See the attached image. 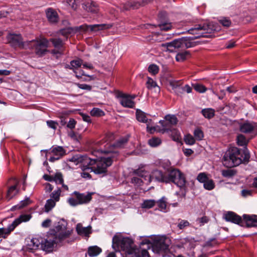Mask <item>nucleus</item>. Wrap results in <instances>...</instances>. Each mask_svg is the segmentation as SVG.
Here are the masks:
<instances>
[{
    "mask_svg": "<svg viewBox=\"0 0 257 257\" xmlns=\"http://www.w3.org/2000/svg\"><path fill=\"white\" fill-rule=\"evenodd\" d=\"M53 181H55L57 184H62L63 183V179L62 175L60 173H57L53 176Z\"/></svg>",
    "mask_w": 257,
    "mask_h": 257,
    "instance_id": "obj_49",
    "label": "nucleus"
},
{
    "mask_svg": "<svg viewBox=\"0 0 257 257\" xmlns=\"http://www.w3.org/2000/svg\"><path fill=\"white\" fill-rule=\"evenodd\" d=\"M237 143L239 146H246L248 143V141L243 135H239L237 137Z\"/></svg>",
    "mask_w": 257,
    "mask_h": 257,
    "instance_id": "obj_38",
    "label": "nucleus"
},
{
    "mask_svg": "<svg viewBox=\"0 0 257 257\" xmlns=\"http://www.w3.org/2000/svg\"><path fill=\"white\" fill-rule=\"evenodd\" d=\"M9 43L13 47H21L23 46V41L20 35L10 34L7 36Z\"/></svg>",
    "mask_w": 257,
    "mask_h": 257,
    "instance_id": "obj_19",
    "label": "nucleus"
},
{
    "mask_svg": "<svg viewBox=\"0 0 257 257\" xmlns=\"http://www.w3.org/2000/svg\"><path fill=\"white\" fill-rule=\"evenodd\" d=\"M219 23L225 28H228L231 26V21L227 18H223L219 20Z\"/></svg>",
    "mask_w": 257,
    "mask_h": 257,
    "instance_id": "obj_48",
    "label": "nucleus"
},
{
    "mask_svg": "<svg viewBox=\"0 0 257 257\" xmlns=\"http://www.w3.org/2000/svg\"><path fill=\"white\" fill-rule=\"evenodd\" d=\"M56 205V201L52 199H48L45 204V211L48 212L50 211Z\"/></svg>",
    "mask_w": 257,
    "mask_h": 257,
    "instance_id": "obj_34",
    "label": "nucleus"
},
{
    "mask_svg": "<svg viewBox=\"0 0 257 257\" xmlns=\"http://www.w3.org/2000/svg\"><path fill=\"white\" fill-rule=\"evenodd\" d=\"M61 190L60 188H58L56 190L53 191L51 194L50 196L56 202L58 201L60 199V196L61 194Z\"/></svg>",
    "mask_w": 257,
    "mask_h": 257,
    "instance_id": "obj_46",
    "label": "nucleus"
},
{
    "mask_svg": "<svg viewBox=\"0 0 257 257\" xmlns=\"http://www.w3.org/2000/svg\"><path fill=\"white\" fill-rule=\"evenodd\" d=\"M90 114L93 116H101L104 115V112L98 108H93L91 110Z\"/></svg>",
    "mask_w": 257,
    "mask_h": 257,
    "instance_id": "obj_43",
    "label": "nucleus"
},
{
    "mask_svg": "<svg viewBox=\"0 0 257 257\" xmlns=\"http://www.w3.org/2000/svg\"><path fill=\"white\" fill-rule=\"evenodd\" d=\"M147 87L148 89H151L155 87L157 85L156 83L153 80V79L148 77V80L146 82Z\"/></svg>",
    "mask_w": 257,
    "mask_h": 257,
    "instance_id": "obj_57",
    "label": "nucleus"
},
{
    "mask_svg": "<svg viewBox=\"0 0 257 257\" xmlns=\"http://www.w3.org/2000/svg\"><path fill=\"white\" fill-rule=\"evenodd\" d=\"M128 138V136L120 138L116 142L115 146L119 148L123 147L127 142Z\"/></svg>",
    "mask_w": 257,
    "mask_h": 257,
    "instance_id": "obj_39",
    "label": "nucleus"
},
{
    "mask_svg": "<svg viewBox=\"0 0 257 257\" xmlns=\"http://www.w3.org/2000/svg\"><path fill=\"white\" fill-rule=\"evenodd\" d=\"M31 201L29 198H26L24 200L21 201L19 204L12 207L11 210L13 211L21 209L29 204H31Z\"/></svg>",
    "mask_w": 257,
    "mask_h": 257,
    "instance_id": "obj_28",
    "label": "nucleus"
},
{
    "mask_svg": "<svg viewBox=\"0 0 257 257\" xmlns=\"http://www.w3.org/2000/svg\"><path fill=\"white\" fill-rule=\"evenodd\" d=\"M15 181L16 182L15 184L10 187L8 190L7 198L8 200H10L13 198L19 192V189L17 188V186L19 182L16 180H15Z\"/></svg>",
    "mask_w": 257,
    "mask_h": 257,
    "instance_id": "obj_26",
    "label": "nucleus"
},
{
    "mask_svg": "<svg viewBox=\"0 0 257 257\" xmlns=\"http://www.w3.org/2000/svg\"><path fill=\"white\" fill-rule=\"evenodd\" d=\"M169 84L175 91L177 87L182 85V80H170L169 81Z\"/></svg>",
    "mask_w": 257,
    "mask_h": 257,
    "instance_id": "obj_45",
    "label": "nucleus"
},
{
    "mask_svg": "<svg viewBox=\"0 0 257 257\" xmlns=\"http://www.w3.org/2000/svg\"><path fill=\"white\" fill-rule=\"evenodd\" d=\"M243 155L244 157L243 158L242 155L237 148L231 147L225 153L222 163L226 167L231 168L239 165L243 161L248 162L250 156L247 149L244 150Z\"/></svg>",
    "mask_w": 257,
    "mask_h": 257,
    "instance_id": "obj_2",
    "label": "nucleus"
},
{
    "mask_svg": "<svg viewBox=\"0 0 257 257\" xmlns=\"http://www.w3.org/2000/svg\"><path fill=\"white\" fill-rule=\"evenodd\" d=\"M194 135L196 139L198 141L201 140L204 137L203 132L198 128L196 129L194 131Z\"/></svg>",
    "mask_w": 257,
    "mask_h": 257,
    "instance_id": "obj_52",
    "label": "nucleus"
},
{
    "mask_svg": "<svg viewBox=\"0 0 257 257\" xmlns=\"http://www.w3.org/2000/svg\"><path fill=\"white\" fill-rule=\"evenodd\" d=\"M72 195V197L68 199V202L72 206L87 203L92 199L91 194L90 193H80L77 191H75Z\"/></svg>",
    "mask_w": 257,
    "mask_h": 257,
    "instance_id": "obj_10",
    "label": "nucleus"
},
{
    "mask_svg": "<svg viewBox=\"0 0 257 257\" xmlns=\"http://www.w3.org/2000/svg\"><path fill=\"white\" fill-rule=\"evenodd\" d=\"M222 175L226 178H231L236 174V171L233 169L223 170L221 171Z\"/></svg>",
    "mask_w": 257,
    "mask_h": 257,
    "instance_id": "obj_32",
    "label": "nucleus"
},
{
    "mask_svg": "<svg viewBox=\"0 0 257 257\" xmlns=\"http://www.w3.org/2000/svg\"><path fill=\"white\" fill-rule=\"evenodd\" d=\"M112 246L116 251H124L122 257H134L136 253V247L133 240L128 237H113Z\"/></svg>",
    "mask_w": 257,
    "mask_h": 257,
    "instance_id": "obj_3",
    "label": "nucleus"
},
{
    "mask_svg": "<svg viewBox=\"0 0 257 257\" xmlns=\"http://www.w3.org/2000/svg\"><path fill=\"white\" fill-rule=\"evenodd\" d=\"M194 88L196 91L200 93L205 92L207 90V88L205 86L199 84L194 85Z\"/></svg>",
    "mask_w": 257,
    "mask_h": 257,
    "instance_id": "obj_53",
    "label": "nucleus"
},
{
    "mask_svg": "<svg viewBox=\"0 0 257 257\" xmlns=\"http://www.w3.org/2000/svg\"><path fill=\"white\" fill-rule=\"evenodd\" d=\"M161 30L167 31L172 28V25L171 23H165L161 22V23L158 25Z\"/></svg>",
    "mask_w": 257,
    "mask_h": 257,
    "instance_id": "obj_44",
    "label": "nucleus"
},
{
    "mask_svg": "<svg viewBox=\"0 0 257 257\" xmlns=\"http://www.w3.org/2000/svg\"><path fill=\"white\" fill-rule=\"evenodd\" d=\"M156 203V202L155 200L153 199L150 200H145L142 205V207L144 208H152L155 204Z\"/></svg>",
    "mask_w": 257,
    "mask_h": 257,
    "instance_id": "obj_36",
    "label": "nucleus"
},
{
    "mask_svg": "<svg viewBox=\"0 0 257 257\" xmlns=\"http://www.w3.org/2000/svg\"><path fill=\"white\" fill-rule=\"evenodd\" d=\"M226 221L231 222L242 227H257V215L244 214L243 219L236 213L229 211L224 215Z\"/></svg>",
    "mask_w": 257,
    "mask_h": 257,
    "instance_id": "obj_4",
    "label": "nucleus"
},
{
    "mask_svg": "<svg viewBox=\"0 0 257 257\" xmlns=\"http://www.w3.org/2000/svg\"><path fill=\"white\" fill-rule=\"evenodd\" d=\"M161 46L164 48V50L170 52H176L177 51V49L175 47L173 41L169 43H162Z\"/></svg>",
    "mask_w": 257,
    "mask_h": 257,
    "instance_id": "obj_30",
    "label": "nucleus"
},
{
    "mask_svg": "<svg viewBox=\"0 0 257 257\" xmlns=\"http://www.w3.org/2000/svg\"><path fill=\"white\" fill-rule=\"evenodd\" d=\"M214 31H217V29L212 23L196 25L194 27L188 30L189 34L194 35V37L191 38L183 37L173 41L177 50L192 47L195 46V43L191 41L192 40L207 37L206 34H211Z\"/></svg>",
    "mask_w": 257,
    "mask_h": 257,
    "instance_id": "obj_1",
    "label": "nucleus"
},
{
    "mask_svg": "<svg viewBox=\"0 0 257 257\" xmlns=\"http://www.w3.org/2000/svg\"><path fill=\"white\" fill-rule=\"evenodd\" d=\"M117 156L116 153H112L107 157H101L96 160L95 165L92 168V171L95 174H101L106 173L107 167L111 165L114 158Z\"/></svg>",
    "mask_w": 257,
    "mask_h": 257,
    "instance_id": "obj_7",
    "label": "nucleus"
},
{
    "mask_svg": "<svg viewBox=\"0 0 257 257\" xmlns=\"http://www.w3.org/2000/svg\"><path fill=\"white\" fill-rule=\"evenodd\" d=\"M156 203L160 210L164 211L166 209L167 206V198L165 197H162L156 202Z\"/></svg>",
    "mask_w": 257,
    "mask_h": 257,
    "instance_id": "obj_33",
    "label": "nucleus"
},
{
    "mask_svg": "<svg viewBox=\"0 0 257 257\" xmlns=\"http://www.w3.org/2000/svg\"><path fill=\"white\" fill-rule=\"evenodd\" d=\"M196 221L200 224V226H202L205 223H206L208 222L209 219L207 216H204L202 217L198 218Z\"/></svg>",
    "mask_w": 257,
    "mask_h": 257,
    "instance_id": "obj_60",
    "label": "nucleus"
},
{
    "mask_svg": "<svg viewBox=\"0 0 257 257\" xmlns=\"http://www.w3.org/2000/svg\"><path fill=\"white\" fill-rule=\"evenodd\" d=\"M160 123H161L163 127L164 132H168L169 131H172V126L173 125H170L168 122H167V120H162L159 121Z\"/></svg>",
    "mask_w": 257,
    "mask_h": 257,
    "instance_id": "obj_40",
    "label": "nucleus"
},
{
    "mask_svg": "<svg viewBox=\"0 0 257 257\" xmlns=\"http://www.w3.org/2000/svg\"><path fill=\"white\" fill-rule=\"evenodd\" d=\"M76 124V121L73 118H70L67 123V127L72 130L75 127Z\"/></svg>",
    "mask_w": 257,
    "mask_h": 257,
    "instance_id": "obj_62",
    "label": "nucleus"
},
{
    "mask_svg": "<svg viewBox=\"0 0 257 257\" xmlns=\"http://www.w3.org/2000/svg\"><path fill=\"white\" fill-rule=\"evenodd\" d=\"M189 225L190 223L187 220H181L178 223V227L180 229H183Z\"/></svg>",
    "mask_w": 257,
    "mask_h": 257,
    "instance_id": "obj_58",
    "label": "nucleus"
},
{
    "mask_svg": "<svg viewBox=\"0 0 257 257\" xmlns=\"http://www.w3.org/2000/svg\"><path fill=\"white\" fill-rule=\"evenodd\" d=\"M67 222L64 219H62L54 226L53 228L50 229L48 234L51 235L52 237L56 238V241L62 242L65 239L68 238L72 233V230H67Z\"/></svg>",
    "mask_w": 257,
    "mask_h": 257,
    "instance_id": "obj_6",
    "label": "nucleus"
},
{
    "mask_svg": "<svg viewBox=\"0 0 257 257\" xmlns=\"http://www.w3.org/2000/svg\"><path fill=\"white\" fill-rule=\"evenodd\" d=\"M66 4L67 6H69L73 10H76L77 9V5L75 0H67L66 1Z\"/></svg>",
    "mask_w": 257,
    "mask_h": 257,
    "instance_id": "obj_59",
    "label": "nucleus"
},
{
    "mask_svg": "<svg viewBox=\"0 0 257 257\" xmlns=\"http://www.w3.org/2000/svg\"><path fill=\"white\" fill-rule=\"evenodd\" d=\"M49 154H52L49 161L54 162L66 155V150L61 146H53L50 150Z\"/></svg>",
    "mask_w": 257,
    "mask_h": 257,
    "instance_id": "obj_16",
    "label": "nucleus"
},
{
    "mask_svg": "<svg viewBox=\"0 0 257 257\" xmlns=\"http://www.w3.org/2000/svg\"><path fill=\"white\" fill-rule=\"evenodd\" d=\"M112 26L111 24H106L91 25H83L79 27L63 29L60 31V33L62 35L67 38L69 35L77 32H85L88 29H90L91 31L103 30L110 29Z\"/></svg>",
    "mask_w": 257,
    "mask_h": 257,
    "instance_id": "obj_5",
    "label": "nucleus"
},
{
    "mask_svg": "<svg viewBox=\"0 0 257 257\" xmlns=\"http://www.w3.org/2000/svg\"><path fill=\"white\" fill-rule=\"evenodd\" d=\"M188 55L189 53L187 51L179 53L177 54L176 59L177 61H183L186 58L187 56Z\"/></svg>",
    "mask_w": 257,
    "mask_h": 257,
    "instance_id": "obj_50",
    "label": "nucleus"
},
{
    "mask_svg": "<svg viewBox=\"0 0 257 257\" xmlns=\"http://www.w3.org/2000/svg\"><path fill=\"white\" fill-rule=\"evenodd\" d=\"M174 92L177 95L180 96H181L182 94H184L183 89L181 86H179V87H177V89H176V90L174 91Z\"/></svg>",
    "mask_w": 257,
    "mask_h": 257,
    "instance_id": "obj_64",
    "label": "nucleus"
},
{
    "mask_svg": "<svg viewBox=\"0 0 257 257\" xmlns=\"http://www.w3.org/2000/svg\"><path fill=\"white\" fill-rule=\"evenodd\" d=\"M134 257H150V255L146 249H142L140 252L139 249L136 247V253Z\"/></svg>",
    "mask_w": 257,
    "mask_h": 257,
    "instance_id": "obj_42",
    "label": "nucleus"
},
{
    "mask_svg": "<svg viewBox=\"0 0 257 257\" xmlns=\"http://www.w3.org/2000/svg\"><path fill=\"white\" fill-rule=\"evenodd\" d=\"M30 219L29 215H21L19 218L16 219L7 228H0V238H6L17 226L22 222L27 221Z\"/></svg>",
    "mask_w": 257,
    "mask_h": 257,
    "instance_id": "obj_13",
    "label": "nucleus"
},
{
    "mask_svg": "<svg viewBox=\"0 0 257 257\" xmlns=\"http://www.w3.org/2000/svg\"><path fill=\"white\" fill-rule=\"evenodd\" d=\"M47 124L49 127L53 128L54 130L56 129L57 125H58L57 122L53 120L47 121Z\"/></svg>",
    "mask_w": 257,
    "mask_h": 257,
    "instance_id": "obj_61",
    "label": "nucleus"
},
{
    "mask_svg": "<svg viewBox=\"0 0 257 257\" xmlns=\"http://www.w3.org/2000/svg\"><path fill=\"white\" fill-rule=\"evenodd\" d=\"M85 7V9L87 12L93 14H96L98 13L99 11L97 5L93 2L87 3Z\"/></svg>",
    "mask_w": 257,
    "mask_h": 257,
    "instance_id": "obj_27",
    "label": "nucleus"
},
{
    "mask_svg": "<svg viewBox=\"0 0 257 257\" xmlns=\"http://www.w3.org/2000/svg\"><path fill=\"white\" fill-rule=\"evenodd\" d=\"M165 119L168 122L170 125H175L177 123L178 120L177 117L174 115H167Z\"/></svg>",
    "mask_w": 257,
    "mask_h": 257,
    "instance_id": "obj_37",
    "label": "nucleus"
},
{
    "mask_svg": "<svg viewBox=\"0 0 257 257\" xmlns=\"http://www.w3.org/2000/svg\"><path fill=\"white\" fill-rule=\"evenodd\" d=\"M148 3L147 1H142V2H135V1H129L127 2L123 7V9L125 10H127L130 9H137L140 7L145 6Z\"/></svg>",
    "mask_w": 257,
    "mask_h": 257,
    "instance_id": "obj_23",
    "label": "nucleus"
},
{
    "mask_svg": "<svg viewBox=\"0 0 257 257\" xmlns=\"http://www.w3.org/2000/svg\"><path fill=\"white\" fill-rule=\"evenodd\" d=\"M167 183H173L181 189L185 190L186 180L185 175L178 169L168 170Z\"/></svg>",
    "mask_w": 257,
    "mask_h": 257,
    "instance_id": "obj_8",
    "label": "nucleus"
},
{
    "mask_svg": "<svg viewBox=\"0 0 257 257\" xmlns=\"http://www.w3.org/2000/svg\"><path fill=\"white\" fill-rule=\"evenodd\" d=\"M240 131L245 134L257 135V123L247 121L240 125Z\"/></svg>",
    "mask_w": 257,
    "mask_h": 257,
    "instance_id": "obj_18",
    "label": "nucleus"
},
{
    "mask_svg": "<svg viewBox=\"0 0 257 257\" xmlns=\"http://www.w3.org/2000/svg\"><path fill=\"white\" fill-rule=\"evenodd\" d=\"M46 13L47 19L50 23H55L58 22V15L54 10L49 8Z\"/></svg>",
    "mask_w": 257,
    "mask_h": 257,
    "instance_id": "obj_25",
    "label": "nucleus"
},
{
    "mask_svg": "<svg viewBox=\"0 0 257 257\" xmlns=\"http://www.w3.org/2000/svg\"><path fill=\"white\" fill-rule=\"evenodd\" d=\"M136 174L138 175L139 176H140L144 179V180L148 182L147 177H146L147 175H151L149 173V172L145 171L142 169L137 170L136 172Z\"/></svg>",
    "mask_w": 257,
    "mask_h": 257,
    "instance_id": "obj_51",
    "label": "nucleus"
},
{
    "mask_svg": "<svg viewBox=\"0 0 257 257\" xmlns=\"http://www.w3.org/2000/svg\"><path fill=\"white\" fill-rule=\"evenodd\" d=\"M148 182L150 183L153 180L159 182L167 183L168 172L164 173L161 171L155 170L153 171L151 175H147Z\"/></svg>",
    "mask_w": 257,
    "mask_h": 257,
    "instance_id": "obj_15",
    "label": "nucleus"
},
{
    "mask_svg": "<svg viewBox=\"0 0 257 257\" xmlns=\"http://www.w3.org/2000/svg\"><path fill=\"white\" fill-rule=\"evenodd\" d=\"M50 41L52 43L55 49L52 50L53 54H61L63 52L64 44L60 38H51Z\"/></svg>",
    "mask_w": 257,
    "mask_h": 257,
    "instance_id": "obj_20",
    "label": "nucleus"
},
{
    "mask_svg": "<svg viewBox=\"0 0 257 257\" xmlns=\"http://www.w3.org/2000/svg\"><path fill=\"white\" fill-rule=\"evenodd\" d=\"M171 243V240L166 236H156L153 240L152 244V248L154 252L162 254L164 256L165 253L169 251V246Z\"/></svg>",
    "mask_w": 257,
    "mask_h": 257,
    "instance_id": "obj_9",
    "label": "nucleus"
},
{
    "mask_svg": "<svg viewBox=\"0 0 257 257\" xmlns=\"http://www.w3.org/2000/svg\"><path fill=\"white\" fill-rule=\"evenodd\" d=\"M137 119L141 122L147 124V131L151 134L153 133L155 131V128L153 126V121L151 119H149L147 117V114L141 110H136Z\"/></svg>",
    "mask_w": 257,
    "mask_h": 257,
    "instance_id": "obj_14",
    "label": "nucleus"
},
{
    "mask_svg": "<svg viewBox=\"0 0 257 257\" xmlns=\"http://www.w3.org/2000/svg\"><path fill=\"white\" fill-rule=\"evenodd\" d=\"M70 161L74 162L76 164L81 163L82 168L84 170L90 169L92 171V167L95 165V159H92L86 156H82L77 154L73 156Z\"/></svg>",
    "mask_w": 257,
    "mask_h": 257,
    "instance_id": "obj_11",
    "label": "nucleus"
},
{
    "mask_svg": "<svg viewBox=\"0 0 257 257\" xmlns=\"http://www.w3.org/2000/svg\"><path fill=\"white\" fill-rule=\"evenodd\" d=\"M56 238L48 234L47 238H43V241L41 244V249L44 251L50 252L53 249L55 244L61 243V241H56Z\"/></svg>",
    "mask_w": 257,
    "mask_h": 257,
    "instance_id": "obj_17",
    "label": "nucleus"
},
{
    "mask_svg": "<svg viewBox=\"0 0 257 257\" xmlns=\"http://www.w3.org/2000/svg\"><path fill=\"white\" fill-rule=\"evenodd\" d=\"M149 144L152 147H156L159 146L161 143V140L157 137H153L149 140Z\"/></svg>",
    "mask_w": 257,
    "mask_h": 257,
    "instance_id": "obj_35",
    "label": "nucleus"
},
{
    "mask_svg": "<svg viewBox=\"0 0 257 257\" xmlns=\"http://www.w3.org/2000/svg\"><path fill=\"white\" fill-rule=\"evenodd\" d=\"M76 229L77 233L80 235L88 237L89 234L91 233V227L90 226L83 227L81 224L78 223L76 226Z\"/></svg>",
    "mask_w": 257,
    "mask_h": 257,
    "instance_id": "obj_24",
    "label": "nucleus"
},
{
    "mask_svg": "<svg viewBox=\"0 0 257 257\" xmlns=\"http://www.w3.org/2000/svg\"><path fill=\"white\" fill-rule=\"evenodd\" d=\"M184 142L187 145H192L194 144L195 140L194 138L192 135L188 134L185 136Z\"/></svg>",
    "mask_w": 257,
    "mask_h": 257,
    "instance_id": "obj_47",
    "label": "nucleus"
},
{
    "mask_svg": "<svg viewBox=\"0 0 257 257\" xmlns=\"http://www.w3.org/2000/svg\"><path fill=\"white\" fill-rule=\"evenodd\" d=\"M202 115L208 119L212 118L215 115V111L213 109L208 108H205L201 110Z\"/></svg>",
    "mask_w": 257,
    "mask_h": 257,
    "instance_id": "obj_31",
    "label": "nucleus"
},
{
    "mask_svg": "<svg viewBox=\"0 0 257 257\" xmlns=\"http://www.w3.org/2000/svg\"><path fill=\"white\" fill-rule=\"evenodd\" d=\"M43 241V238L40 236L33 237L31 239L30 242L28 243L27 247L30 251L41 249V244Z\"/></svg>",
    "mask_w": 257,
    "mask_h": 257,
    "instance_id": "obj_22",
    "label": "nucleus"
},
{
    "mask_svg": "<svg viewBox=\"0 0 257 257\" xmlns=\"http://www.w3.org/2000/svg\"><path fill=\"white\" fill-rule=\"evenodd\" d=\"M78 86L82 89L87 90H90L92 88L91 86L86 84H78Z\"/></svg>",
    "mask_w": 257,
    "mask_h": 257,
    "instance_id": "obj_63",
    "label": "nucleus"
},
{
    "mask_svg": "<svg viewBox=\"0 0 257 257\" xmlns=\"http://www.w3.org/2000/svg\"><path fill=\"white\" fill-rule=\"evenodd\" d=\"M148 71L149 72L155 75L158 73L159 67L155 64H152L149 66Z\"/></svg>",
    "mask_w": 257,
    "mask_h": 257,
    "instance_id": "obj_54",
    "label": "nucleus"
},
{
    "mask_svg": "<svg viewBox=\"0 0 257 257\" xmlns=\"http://www.w3.org/2000/svg\"><path fill=\"white\" fill-rule=\"evenodd\" d=\"M102 251V249L97 246H90L88 249V254L90 256H97Z\"/></svg>",
    "mask_w": 257,
    "mask_h": 257,
    "instance_id": "obj_29",
    "label": "nucleus"
},
{
    "mask_svg": "<svg viewBox=\"0 0 257 257\" xmlns=\"http://www.w3.org/2000/svg\"><path fill=\"white\" fill-rule=\"evenodd\" d=\"M70 64L73 68L76 69L81 66L82 64V61L80 59L73 60Z\"/></svg>",
    "mask_w": 257,
    "mask_h": 257,
    "instance_id": "obj_55",
    "label": "nucleus"
},
{
    "mask_svg": "<svg viewBox=\"0 0 257 257\" xmlns=\"http://www.w3.org/2000/svg\"><path fill=\"white\" fill-rule=\"evenodd\" d=\"M203 184L204 188L208 190H211L215 187L214 183L212 179H208Z\"/></svg>",
    "mask_w": 257,
    "mask_h": 257,
    "instance_id": "obj_41",
    "label": "nucleus"
},
{
    "mask_svg": "<svg viewBox=\"0 0 257 257\" xmlns=\"http://www.w3.org/2000/svg\"><path fill=\"white\" fill-rule=\"evenodd\" d=\"M198 181L201 183H204L208 180L209 178L207 177V175L204 173H201L199 174L197 178Z\"/></svg>",
    "mask_w": 257,
    "mask_h": 257,
    "instance_id": "obj_56",
    "label": "nucleus"
},
{
    "mask_svg": "<svg viewBox=\"0 0 257 257\" xmlns=\"http://www.w3.org/2000/svg\"><path fill=\"white\" fill-rule=\"evenodd\" d=\"M118 96L120 98V103L123 107L133 108L135 106V103L133 100H132L130 95L120 93Z\"/></svg>",
    "mask_w": 257,
    "mask_h": 257,
    "instance_id": "obj_21",
    "label": "nucleus"
},
{
    "mask_svg": "<svg viewBox=\"0 0 257 257\" xmlns=\"http://www.w3.org/2000/svg\"><path fill=\"white\" fill-rule=\"evenodd\" d=\"M48 42L47 39L43 38L40 40H32L30 42V48L39 56H42L47 51Z\"/></svg>",
    "mask_w": 257,
    "mask_h": 257,
    "instance_id": "obj_12",
    "label": "nucleus"
}]
</instances>
